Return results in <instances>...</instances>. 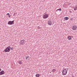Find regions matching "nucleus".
I'll return each instance as SVG.
<instances>
[{"mask_svg":"<svg viewBox=\"0 0 77 77\" xmlns=\"http://www.w3.org/2000/svg\"><path fill=\"white\" fill-rule=\"evenodd\" d=\"M9 46L7 47L4 51V52L7 53L8 52H10L11 51V49L9 48Z\"/></svg>","mask_w":77,"mask_h":77,"instance_id":"1","label":"nucleus"},{"mask_svg":"<svg viewBox=\"0 0 77 77\" xmlns=\"http://www.w3.org/2000/svg\"><path fill=\"white\" fill-rule=\"evenodd\" d=\"M14 21H15L14 20L12 21H9L8 22V25H13V24H14Z\"/></svg>","mask_w":77,"mask_h":77,"instance_id":"2","label":"nucleus"},{"mask_svg":"<svg viewBox=\"0 0 77 77\" xmlns=\"http://www.w3.org/2000/svg\"><path fill=\"white\" fill-rule=\"evenodd\" d=\"M66 69L63 70V71L62 72V75H66V74H67V72L68 71V70H66Z\"/></svg>","mask_w":77,"mask_h":77,"instance_id":"3","label":"nucleus"},{"mask_svg":"<svg viewBox=\"0 0 77 77\" xmlns=\"http://www.w3.org/2000/svg\"><path fill=\"white\" fill-rule=\"evenodd\" d=\"M48 17H49V14H46L43 15V19H46V18H47Z\"/></svg>","mask_w":77,"mask_h":77,"instance_id":"4","label":"nucleus"},{"mask_svg":"<svg viewBox=\"0 0 77 77\" xmlns=\"http://www.w3.org/2000/svg\"><path fill=\"white\" fill-rule=\"evenodd\" d=\"M48 24L49 26H51L52 25V22L51 20H49L48 21Z\"/></svg>","mask_w":77,"mask_h":77,"instance_id":"5","label":"nucleus"},{"mask_svg":"<svg viewBox=\"0 0 77 77\" xmlns=\"http://www.w3.org/2000/svg\"><path fill=\"white\" fill-rule=\"evenodd\" d=\"M77 25L76 26H73V27L72 28V30H76V29H77Z\"/></svg>","mask_w":77,"mask_h":77,"instance_id":"6","label":"nucleus"},{"mask_svg":"<svg viewBox=\"0 0 77 77\" xmlns=\"http://www.w3.org/2000/svg\"><path fill=\"white\" fill-rule=\"evenodd\" d=\"M5 72H4V70H2L1 72H0V75L5 74Z\"/></svg>","mask_w":77,"mask_h":77,"instance_id":"7","label":"nucleus"},{"mask_svg":"<svg viewBox=\"0 0 77 77\" xmlns=\"http://www.w3.org/2000/svg\"><path fill=\"white\" fill-rule=\"evenodd\" d=\"M20 44H25L24 41L23 40H21L20 42Z\"/></svg>","mask_w":77,"mask_h":77,"instance_id":"8","label":"nucleus"},{"mask_svg":"<svg viewBox=\"0 0 77 77\" xmlns=\"http://www.w3.org/2000/svg\"><path fill=\"white\" fill-rule=\"evenodd\" d=\"M64 21H65V20H69V17H64Z\"/></svg>","mask_w":77,"mask_h":77,"instance_id":"9","label":"nucleus"},{"mask_svg":"<svg viewBox=\"0 0 77 77\" xmlns=\"http://www.w3.org/2000/svg\"><path fill=\"white\" fill-rule=\"evenodd\" d=\"M67 39H69V40L72 39V38H71V36H69L67 37Z\"/></svg>","mask_w":77,"mask_h":77,"instance_id":"10","label":"nucleus"},{"mask_svg":"<svg viewBox=\"0 0 77 77\" xmlns=\"http://www.w3.org/2000/svg\"><path fill=\"white\" fill-rule=\"evenodd\" d=\"M18 63L20 64V65H21V64H22V63H22V61H21V60H19V61H18Z\"/></svg>","mask_w":77,"mask_h":77,"instance_id":"11","label":"nucleus"},{"mask_svg":"<svg viewBox=\"0 0 77 77\" xmlns=\"http://www.w3.org/2000/svg\"><path fill=\"white\" fill-rule=\"evenodd\" d=\"M9 49L11 50H14V48L12 47H11L10 46H9Z\"/></svg>","mask_w":77,"mask_h":77,"instance_id":"12","label":"nucleus"},{"mask_svg":"<svg viewBox=\"0 0 77 77\" xmlns=\"http://www.w3.org/2000/svg\"><path fill=\"white\" fill-rule=\"evenodd\" d=\"M26 60L28 59V60H29V59H30V58L28 56H26Z\"/></svg>","mask_w":77,"mask_h":77,"instance_id":"13","label":"nucleus"},{"mask_svg":"<svg viewBox=\"0 0 77 77\" xmlns=\"http://www.w3.org/2000/svg\"><path fill=\"white\" fill-rule=\"evenodd\" d=\"M40 75H39V74H37L35 75V77H39Z\"/></svg>","mask_w":77,"mask_h":77,"instance_id":"14","label":"nucleus"},{"mask_svg":"<svg viewBox=\"0 0 77 77\" xmlns=\"http://www.w3.org/2000/svg\"><path fill=\"white\" fill-rule=\"evenodd\" d=\"M77 6H76L75 7H74V10L75 11H76V10H77Z\"/></svg>","mask_w":77,"mask_h":77,"instance_id":"15","label":"nucleus"},{"mask_svg":"<svg viewBox=\"0 0 77 77\" xmlns=\"http://www.w3.org/2000/svg\"><path fill=\"white\" fill-rule=\"evenodd\" d=\"M57 11H62V9H61V8H60L59 9H57Z\"/></svg>","mask_w":77,"mask_h":77,"instance_id":"16","label":"nucleus"},{"mask_svg":"<svg viewBox=\"0 0 77 77\" xmlns=\"http://www.w3.org/2000/svg\"><path fill=\"white\" fill-rule=\"evenodd\" d=\"M52 71H53V72H54V71H55V69H53Z\"/></svg>","mask_w":77,"mask_h":77,"instance_id":"17","label":"nucleus"},{"mask_svg":"<svg viewBox=\"0 0 77 77\" xmlns=\"http://www.w3.org/2000/svg\"><path fill=\"white\" fill-rule=\"evenodd\" d=\"M7 15H9V13H7Z\"/></svg>","mask_w":77,"mask_h":77,"instance_id":"18","label":"nucleus"},{"mask_svg":"<svg viewBox=\"0 0 77 77\" xmlns=\"http://www.w3.org/2000/svg\"><path fill=\"white\" fill-rule=\"evenodd\" d=\"M38 29H41V28H40V27H39V26L38 27Z\"/></svg>","mask_w":77,"mask_h":77,"instance_id":"19","label":"nucleus"},{"mask_svg":"<svg viewBox=\"0 0 77 77\" xmlns=\"http://www.w3.org/2000/svg\"><path fill=\"white\" fill-rule=\"evenodd\" d=\"M8 17H11V15H9Z\"/></svg>","mask_w":77,"mask_h":77,"instance_id":"20","label":"nucleus"},{"mask_svg":"<svg viewBox=\"0 0 77 77\" xmlns=\"http://www.w3.org/2000/svg\"><path fill=\"white\" fill-rule=\"evenodd\" d=\"M70 13H72V11H70Z\"/></svg>","mask_w":77,"mask_h":77,"instance_id":"21","label":"nucleus"},{"mask_svg":"<svg viewBox=\"0 0 77 77\" xmlns=\"http://www.w3.org/2000/svg\"><path fill=\"white\" fill-rule=\"evenodd\" d=\"M2 71V69L0 68V71Z\"/></svg>","mask_w":77,"mask_h":77,"instance_id":"22","label":"nucleus"},{"mask_svg":"<svg viewBox=\"0 0 77 77\" xmlns=\"http://www.w3.org/2000/svg\"><path fill=\"white\" fill-rule=\"evenodd\" d=\"M73 38V36H72L71 37V38Z\"/></svg>","mask_w":77,"mask_h":77,"instance_id":"23","label":"nucleus"},{"mask_svg":"<svg viewBox=\"0 0 77 77\" xmlns=\"http://www.w3.org/2000/svg\"><path fill=\"white\" fill-rule=\"evenodd\" d=\"M39 75L40 76V75H41V74H39Z\"/></svg>","mask_w":77,"mask_h":77,"instance_id":"24","label":"nucleus"},{"mask_svg":"<svg viewBox=\"0 0 77 77\" xmlns=\"http://www.w3.org/2000/svg\"><path fill=\"white\" fill-rule=\"evenodd\" d=\"M72 19H71V20H72Z\"/></svg>","mask_w":77,"mask_h":77,"instance_id":"25","label":"nucleus"},{"mask_svg":"<svg viewBox=\"0 0 77 77\" xmlns=\"http://www.w3.org/2000/svg\"><path fill=\"white\" fill-rule=\"evenodd\" d=\"M51 72H50V73H51Z\"/></svg>","mask_w":77,"mask_h":77,"instance_id":"26","label":"nucleus"},{"mask_svg":"<svg viewBox=\"0 0 77 77\" xmlns=\"http://www.w3.org/2000/svg\"><path fill=\"white\" fill-rule=\"evenodd\" d=\"M67 70H68V69H67Z\"/></svg>","mask_w":77,"mask_h":77,"instance_id":"27","label":"nucleus"}]
</instances>
